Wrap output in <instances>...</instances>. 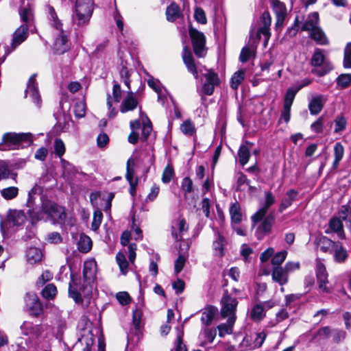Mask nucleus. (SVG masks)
I'll use <instances>...</instances> for the list:
<instances>
[{
    "mask_svg": "<svg viewBox=\"0 0 351 351\" xmlns=\"http://www.w3.org/2000/svg\"><path fill=\"white\" fill-rule=\"evenodd\" d=\"M47 11L51 25L57 30L60 31V34L56 37L53 43V52L58 55L63 54L70 49L67 35L62 30V23L58 19L54 8L51 5H47Z\"/></svg>",
    "mask_w": 351,
    "mask_h": 351,
    "instance_id": "obj_1",
    "label": "nucleus"
},
{
    "mask_svg": "<svg viewBox=\"0 0 351 351\" xmlns=\"http://www.w3.org/2000/svg\"><path fill=\"white\" fill-rule=\"evenodd\" d=\"M32 141L30 133L8 132L3 136L2 142L0 143V150L8 151L26 147L29 146Z\"/></svg>",
    "mask_w": 351,
    "mask_h": 351,
    "instance_id": "obj_2",
    "label": "nucleus"
},
{
    "mask_svg": "<svg viewBox=\"0 0 351 351\" xmlns=\"http://www.w3.org/2000/svg\"><path fill=\"white\" fill-rule=\"evenodd\" d=\"M93 11V0H76L73 21L79 25L88 23Z\"/></svg>",
    "mask_w": 351,
    "mask_h": 351,
    "instance_id": "obj_3",
    "label": "nucleus"
},
{
    "mask_svg": "<svg viewBox=\"0 0 351 351\" xmlns=\"http://www.w3.org/2000/svg\"><path fill=\"white\" fill-rule=\"evenodd\" d=\"M238 303L237 299L229 295L227 291L221 298L220 313L223 318H228L230 325H234L235 322Z\"/></svg>",
    "mask_w": 351,
    "mask_h": 351,
    "instance_id": "obj_4",
    "label": "nucleus"
},
{
    "mask_svg": "<svg viewBox=\"0 0 351 351\" xmlns=\"http://www.w3.org/2000/svg\"><path fill=\"white\" fill-rule=\"evenodd\" d=\"M80 278H75L71 275V281L69 285V295L74 300L76 303L83 302L82 297L80 291L85 295L91 293V287H88L87 285H82Z\"/></svg>",
    "mask_w": 351,
    "mask_h": 351,
    "instance_id": "obj_5",
    "label": "nucleus"
},
{
    "mask_svg": "<svg viewBox=\"0 0 351 351\" xmlns=\"http://www.w3.org/2000/svg\"><path fill=\"white\" fill-rule=\"evenodd\" d=\"M189 35L191 38L193 49L195 56L198 58L204 57L207 51L204 34L194 28H190Z\"/></svg>",
    "mask_w": 351,
    "mask_h": 351,
    "instance_id": "obj_6",
    "label": "nucleus"
},
{
    "mask_svg": "<svg viewBox=\"0 0 351 351\" xmlns=\"http://www.w3.org/2000/svg\"><path fill=\"white\" fill-rule=\"evenodd\" d=\"M311 64L314 67L323 65V67L317 71V74L323 76L332 69V64L325 61V56L322 49L315 48L311 59Z\"/></svg>",
    "mask_w": 351,
    "mask_h": 351,
    "instance_id": "obj_7",
    "label": "nucleus"
},
{
    "mask_svg": "<svg viewBox=\"0 0 351 351\" xmlns=\"http://www.w3.org/2000/svg\"><path fill=\"white\" fill-rule=\"evenodd\" d=\"M25 308L33 317H38L43 313V305L36 294L27 293L25 296Z\"/></svg>",
    "mask_w": 351,
    "mask_h": 351,
    "instance_id": "obj_8",
    "label": "nucleus"
},
{
    "mask_svg": "<svg viewBox=\"0 0 351 351\" xmlns=\"http://www.w3.org/2000/svg\"><path fill=\"white\" fill-rule=\"evenodd\" d=\"M206 73L203 74L205 81L202 85V92L204 95H213L215 88L219 86L220 80L218 74L212 69H206Z\"/></svg>",
    "mask_w": 351,
    "mask_h": 351,
    "instance_id": "obj_9",
    "label": "nucleus"
},
{
    "mask_svg": "<svg viewBox=\"0 0 351 351\" xmlns=\"http://www.w3.org/2000/svg\"><path fill=\"white\" fill-rule=\"evenodd\" d=\"M275 203V197L271 191L265 193V202L263 206L259 208L252 217L251 220L254 226L261 221L266 215L268 209Z\"/></svg>",
    "mask_w": 351,
    "mask_h": 351,
    "instance_id": "obj_10",
    "label": "nucleus"
},
{
    "mask_svg": "<svg viewBox=\"0 0 351 351\" xmlns=\"http://www.w3.org/2000/svg\"><path fill=\"white\" fill-rule=\"evenodd\" d=\"M316 277L319 289L322 292L329 293L330 289L327 286L329 283L328 280V273L326 269V267L319 259L316 260Z\"/></svg>",
    "mask_w": 351,
    "mask_h": 351,
    "instance_id": "obj_11",
    "label": "nucleus"
},
{
    "mask_svg": "<svg viewBox=\"0 0 351 351\" xmlns=\"http://www.w3.org/2000/svg\"><path fill=\"white\" fill-rule=\"evenodd\" d=\"M261 221L255 233L258 240L263 239L266 235L271 232V229L275 222V217L271 213L267 216H265Z\"/></svg>",
    "mask_w": 351,
    "mask_h": 351,
    "instance_id": "obj_12",
    "label": "nucleus"
},
{
    "mask_svg": "<svg viewBox=\"0 0 351 351\" xmlns=\"http://www.w3.org/2000/svg\"><path fill=\"white\" fill-rule=\"evenodd\" d=\"M261 26L257 31V37L260 39L261 35L264 36L265 45H267L270 36V26L271 23V17L268 11H265L261 16Z\"/></svg>",
    "mask_w": 351,
    "mask_h": 351,
    "instance_id": "obj_13",
    "label": "nucleus"
},
{
    "mask_svg": "<svg viewBox=\"0 0 351 351\" xmlns=\"http://www.w3.org/2000/svg\"><path fill=\"white\" fill-rule=\"evenodd\" d=\"M42 210L45 213L49 215L53 218L63 220L66 217L64 208L49 200L45 201L43 203Z\"/></svg>",
    "mask_w": 351,
    "mask_h": 351,
    "instance_id": "obj_14",
    "label": "nucleus"
},
{
    "mask_svg": "<svg viewBox=\"0 0 351 351\" xmlns=\"http://www.w3.org/2000/svg\"><path fill=\"white\" fill-rule=\"evenodd\" d=\"M29 36V27L27 25H21L19 26L12 34L11 42V50L6 53L8 55L11 51H14L18 46L23 43Z\"/></svg>",
    "mask_w": 351,
    "mask_h": 351,
    "instance_id": "obj_15",
    "label": "nucleus"
},
{
    "mask_svg": "<svg viewBox=\"0 0 351 351\" xmlns=\"http://www.w3.org/2000/svg\"><path fill=\"white\" fill-rule=\"evenodd\" d=\"M270 4L276 14V27H281L287 14L286 5L280 0H270Z\"/></svg>",
    "mask_w": 351,
    "mask_h": 351,
    "instance_id": "obj_16",
    "label": "nucleus"
},
{
    "mask_svg": "<svg viewBox=\"0 0 351 351\" xmlns=\"http://www.w3.org/2000/svg\"><path fill=\"white\" fill-rule=\"evenodd\" d=\"M36 74H33L29 79L25 90V96L29 95L33 101L38 106L41 104V98L38 93V84L36 81Z\"/></svg>",
    "mask_w": 351,
    "mask_h": 351,
    "instance_id": "obj_17",
    "label": "nucleus"
},
{
    "mask_svg": "<svg viewBox=\"0 0 351 351\" xmlns=\"http://www.w3.org/2000/svg\"><path fill=\"white\" fill-rule=\"evenodd\" d=\"M21 5L19 8V15L23 25L29 27L34 21V5L30 3L25 4V0H21Z\"/></svg>",
    "mask_w": 351,
    "mask_h": 351,
    "instance_id": "obj_18",
    "label": "nucleus"
},
{
    "mask_svg": "<svg viewBox=\"0 0 351 351\" xmlns=\"http://www.w3.org/2000/svg\"><path fill=\"white\" fill-rule=\"evenodd\" d=\"M138 102L135 97V93L131 90L127 92V95L121 101L119 110L121 113H125L135 110L138 106Z\"/></svg>",
    "mask_w": 351,
    "mask_h": 351,
    "instance_id": "obj_19",
    "label": "nucleus"
},
{
    "mask_svg": "<svg viewBox=\"0 0 351 351\" xmlns=\"http://www.w3.org/2000/svg\"><path fill=\"white\" fill-rule=\"evenodd\" d=\"M335 232L341 239H345L346 235L343 230L342 220L337 217H332L328 222V228L325 230L326 234Z\"/></svg>",
    "mask_w": 351,
    "mask_h": 351,
    "instance_id": "obj_20",
    "label": "nucleus"
},
{
    "mask_svg": "<svg viewBox=\"0 0 351 351\" xmlns=\"http://www.w3.org/2000/svg\"><path fill=\"white\" fill-rule=\"evenodd\" d=\"M182 59L188 71L193 75L195 79H197L198 72L197 66L195 64L192 53L186 46L183 49Z\"/></svg>",
    "mask_w": 351,
    "mask_h": 351,
    "instance_id": "obj_21",
    "label": "nucleus"
},
{
    "mask_svg": "<svg viewBox=\"0 0 351 351\" xmlns=\"http://www.w3.org/2000/svg\"><path fill=\"white\" fill-rule=\"evenodd\" d=\"M319 27H320L319 14L317 12H314L308 15L301 29L310 33Z\"/></svg>",
    "mask_w": 351,
    "mask_h": 351,
    "instance_id": "obj_22",
    "label": "nucleus"
},
{
    "mask_svg": "<svg viewBox=\"0 0 351 351\" xmlns=\"http://www.w3.org/2000/svg\"><path fill=\"white\" fill-rule=\"evenodd\" d=\"M336 243L325 236L317 237L315 241L317 247L324 253H332Z\"/></svg>",
    "mask_w": 351,
    "mask_h": 351,
    "instance_id": "obj_23",
    "label": "nucleus"
},
{
    "mask_svg": "<svg viewBox=\"0 0 351 351\" xmlns=\"http://www.w3.org/2000/svg\"><path fill=\"white\" fill-rule=\"evenodd\" d=\"M298 195V192L295 189L287 191L279 205L278 212L282 213L285 210L291 206L293 202L297 199Z\"/></svg>",
    "mask_w": 351,
    "mask_h": 351,
    "instance_id": "obj_24",
    "label": "nucleus"
},
{
    "mask_svg": "<svg viewBox=\"0 0 351 351\" xmlns=\"http://www.w3.org/2000/svg\"><path fill=\"white\" fill-rule=\"evenodd\" d=\"M273 281L283 286L288 282L289 275L282 267H274L271 271Z\"/></svg>",
    "mask_w": 351,
    "mask_h": 351,
    "instance_id": "obj_25",
    "label": "nucleus"
},
{
    "mask_svg": "<svg viewBox=\"0 0 351 351\" xmlns=\"http://www.w3.org/2000/svg\"><path fill=\"white\" fill-rule=\"evenodd\" d=\"M232 223L239 224L242 221V212L240 204L236 201L230 204L229 208Z\"/></svg>",
    "mask_w": 351,
    "mask_h": 351,
    "instance_id": "obj_26",
    "label": "nucleus"
},
{
    "mask_svg": "<svg viewBox=\"0 0 351 351\" xmlns=\"http://www.w3.org/2000/svg\"><path fill=\"white\" fill-rule=\"evenodd\" d=\"M217 311V308L213 306H208L204 308L202 310V315L201 317L202 323L206 326L210 325Z\"/></svg>",
    "mask_w": 351,
    "mask_h": 351,
    "instance_id": "obj_27",
    "label": "nucleus"
},
{
    "mask_svg": "<svg viewBox=\"0 0 351 351\" xmlns=\"http://www.w3.org/2000/svg\"><path fill=\"white\" fill-rule=\"evenodd\" d=\"M324 104V101L322 95L312 98L308 104V109L311 114L313 115L319 114L322 111Z\"/></svg>",
    "mask_w": 351,
    "mask_h": 351,
    "instance_id": "obj_28",
    "label": "nucleus"
},
{
    "mask_svg": "<svg viewBox=\"0 0 351 351\" xmlns=\"http://www.w3.org/2000/svg\"><path fill=\"white\" fill-rule=\"evenodd\" d=\"M309 37L320 45H326L329 43L328 39L320 27L311 32Z\"/></svg>",
    "mask_w": 351,
    "mask_h": 351,
    "instance_id": "obj_29",
    "label": "nucleus"
},
{
    "mask_svg": "<svg viewBox=\"0 0 351 351\" xmlns=\"http://www.w3.org/2000/svg\"><path fill=\"white\" fill-rule=\"evenodd\" d=\"M182 14L179 5L176 3H171L166 10L167 20L174 22L181 16Z\"/></svg>",
    "mask_w": 351,
    "mask_h": 351,
    "instance_id": "obj_30",
    "label": "nucleus"
},
{
    "mask_svg": "<svg viewBox=\"0 0 351 351\" xmlns=\"http://www.w3.org/2000/svg\"><path fill=\"white\" fill-rule=\"evenodd\" d=\"M27 261L30 264H35L42 260V251L37 247H29L26 252Z\"/></svg>",
    "mask_w": 351,
    "mask_h": 351,
    "instance_id": "obj_31",
    "label": "nucleus"
},
{
    "mask_svg": "<svg viewBox=\"0 0 351 351\" xmlns=\"http://www.w3.org/2000/svg\"><path fill=\"white\" fill-rule=\"evenodd\" d=\"M94 263L92 261L85 262L83 269L84 281L86 284H90L95 278V270L93 269Z\"/></svg>",
    "mask_w": 351,
    "mask_h": 351,
    "instance_id": "obj_32",
    "label": "nucleus"
},
{
    "mask_svg": "<svg viewBox=\"0 0 351 351\" xmlns=\"http://www.w3.org/2000/svg\"><path fill=\"white\" fill-rule=\"evenodd\" d=\"M265 317V306L263 304H255L251 310L250 317L254 321L259 322Z\"/></svg>",
    "mask_w": 351,
    "mask_h": 351,
    "instance_id": "obj_33",
    "label": "nucleus"
},
{
    "mask_svg": "<svg viewBox=\"0 0 351 351\" xmlns=\"http://www.w3.org/2000/svg\"><path fill=\"white\" fill-rule=\"evenodd\" d=\"M245 71L243 69L236 71L232 76L230 82V87L237 90L239 85L245 79Z\"/></svg>",
    "mask_w": 351,
    "mask_h": 351,
    "instance_id": "obj_34",
    "label": "nucleus"
},
{
    "mask_svg": "<svg viewBox=\"0 0 351 351\" xmlns=\"http://www.w3.org/2000/svg\"><path fill=\"white\" fill-rule=\"evenodd\" d=\"M332 251H334V258L337 262H343L348 258L347 251L339 242L336 243Z\"/></svg>",
    "mask_w": 351,
    "mask_h": 351,
    "instance_id": "obj_35",
    "label": "nucleus"
},
{
    "mask_svg": "<svg viewBox=\"0 0 351 351\" xmlns=\"http://www.w3.org/2000/svg\"><path fill=\"white\" fill-rule=\"evenodd\" d=\"M92 247V241L90 238L86 235L81 234L77 243L78 250L83 253H87Z\"/></svg>",
    "mask_w": 351,
    "mask_h": 351,
    "instance_id": "obj_36",
    "label": "nucleus"
},
{
    "mask_svg": "<svg viewBox=\"0 0 351 351\" xmlns=\"http://www.w3.org/2000/svg\"><path fill=\"white\" fill-rule=\"evenodd\" d=\"M238 156L239 163L242 166L246 165L248 162L250 158V147L246 145H241L238 151Z\"/></svg>",
    "mask_w": 351,
    "mask_h": 351,
    "instance_id": "obj_37",
    "label": "nucleus"
},
{
    "mask_svg": "<svg viewBox=\"0 0 351 351\" xmlns=\"http://www.w3.org/2000/svg\"><path fill=\"white\" fill-rule=\"evenodd\" d=\"M25 217L21 211H13L8 215V220L14 226L22 225L25 221Z\"/></svg>",
    "mask_w": 351,
    "mask_h": 351,
    "instance_id": "obj_38",
    "label": "nucleus"
},
{
    "mask_svg": "<svg viewBox=\"0 0 351 351\" xmlns=\"http://www.w3.org/2000/svg\"><path fill=\"white\" fill-rule=\"evenodd\" d=\"M299 90H300V88H296V87L289 88L287 89L285 96L283 106L291 108V106L293 104L295 97Z\"/></svg>",
    "mask_w": 351,
    "mask_h": 351,
    "instance_id": "obj_39",
    "label": "nucleus"
},
{
    "mask_svg": "<svg viewBox=\"0 0 351 351\" xmlns=\"http://www.w3.org/2000/svg\"><path fill=\"white\" fill-rule=\"evenodd\" d=\"M1 196L7 200L15 198L19 194V189L16 186H10L3 189L0 191Z\"/></svg>",
    "mask_w": 351,
    "mask_h": 351,
    "instance_id": "obj_40",
    "label": "nucleus"
},
{
    "mask_svg": "<svg viewBox=\"0 0 351 351\" xmlns=\"http://www.w3.org/2000/svg\"><path fill=\"white\" fill-rule=\"evenodd\" d=\"M56 287L53 284H48L42 291V295L47 300H53L57 294Z\"/></svg>",
    "mask_w": 351,
    "mask_h": 351,
    "instance_id": "obj_41",
    "label": "nucleus"
},
{
    "mask_svg": "<svg viewBox=\"0 0 351 351\" xmlns=\"http://www.w3.org/2000/svg\"><path fill=\"white\" fill-rule=\"evenodd\" d=\"M116 260L121 273L125 275L128 271V263L125 256L122 252H118L116 255Z\"/></svg>",
    "mask_w": 351,
    "mask_h": 351,
    "instance_id": "obj_42",
    "label": "nucleus"
},
{
    "mask_svg": "<svg viewBox=\"0 0 351 351\" xmlns=\"http://www.w3.org/2000/svg\"><path fill=\"white\" fill-rule=\"evenodd\" d=\"M173 167L171 164H168L165 168L162 175V182L165 184H168L171 182L174 176Z\"/></svg>",
    "mask_w": 351,
    "mask_h": 351,
    "instance_id": "obj_43",
    "label": "nucleus"
},
{
    "mask_svg": "<svg viewBox=\"0 0 351 351\" xmlns=\"http://www.w3.org/2000/svg\"><path fill=\"white\" fill-rule=\"evenodd\" d=\"M180 130L188 136H192L195 133V125L190 120H186L180 125Z\"/></svg>",
    "mask_w": 351,
    "mask_h": 351,
    "instance_id": "obj_44",
    "label": "nucleus"
},
{
    "mask_svg": "<svg viewBox=\"0 0 351 351\" xmlns=\"http://www.w3.org/2000/svg\"><path fill=\"white\" fill-rule=\"evenodd\" d=\"M288 252L286 250L277 252L271 258V263L274 267H282V263L287 258Z\"/></svg>",
    "mask_w": 351,
    "mask_h": 351,
    "instance_id": "obj_45",
    "label": "nucleus"
},
{
    "mask_svg": "<svg viewBox=\"0 0 351 351\" xmlns=\"http://www.w3.org/2000/svg\"><path fill=\"white\" fill-rule=\"evenodd\" d=\"M102 219H103V214H102L101 211L99 209L95 210V212L93 213V221L91 223V228L93 230L96 232L99 229V228L101 225V223L102 221Z\"/></svg>",
    "mask_w": 351,
    "mask_h": 351,
    "instance_id": "obj_46",
    "label": "nucleus"
},
{
    "mask_svg": "<svg viewBox=\"0 0 351 351\" xmlns=\"http://www.w3.org/2000/svg\"><path fill=\"white\" fill-rule=\"evenodd\" d=\"M181 190L185 195L193 192V181L189 177H185L182 179L181 182Z\"/></svg>",
    "mask_w": 351,
    "mask_h": 351,
    "instance_id": "obj_47",
    "label": "nucleus"
},
{
    "mask_svg": "<svg viewBox=\"0 0 351 351\" xmlns=\"http://www.w3.org/2000/svg\"><path fill=\"white\" fill-rule=\"evenodd\" d=\"M134 162L132 158H129L127 161V167H126V174L125 178L128 182L134 181L135 178H134Z\"/></svg>",
    "mask_w": 351,
    "mask_h": 351,
    "instance_id": "obj_48",
    "label": "nucleus"
},
{
    "mask_svg": "<svg viewBox=\"0 0 351 351\" xmlns=\"http://www.w3.org/2000/svg\"><path fill=\"white\" fill-rule=\"evenodd\" d=\"M53 146L55 154L61 158L65 153V146L64 142L60 138H56L54 141Z\"/></svg>",
    "mask_w": 351,
    "mask_h": 351,
    "instance_id": "obj_49",
    "label": "nucleus"
},
{
    "mask_svg": "<svg viewBox=\"0 0 351 351\" xmlns=\"http://www.w3.org/2000/svg\"><path fill=\"white\" fill-rule=\"evenodd\" d=\"M147 121L143 123L141 129V136L143 141H146L152 131V125L150 120L146 117Z\"/></svg>",
    "mask_w": 351,
    "mask_h": 351,
    "instance_id": "obj_50",
    "label": "nucleus"
},
{
    "mask_svg": "<svg viewBox=\"0 0 351 351\" xmlns=\"http://www.w3.org/2000/svg\"><path fill=\"white\" fill-rule=\"evenodd\" d=\"M74 114L77 118H82L86 114V104L82 101L77 102L74 106Z\"/></svg>",
    "mask_w": 351,
    "mask_h": 351,
    "instance_id": "obj_51",
    "label": "nucleus"
},
{
    "mask_svg": "<svg viewBox=\"0 0 351 351\" xmlns=\"http://www.w3.org/2000/svg\"><path fill=\"white\" fill-rule=\"evenodd\" d=\"M337 83L342 88H347L351 82V75L349 74H341L337 79Z\"/></svg>",
    "mask_w": 351,
    "mask_h": 351,
    "instance_id": "obj_52",
    "label": "nucleus"
},
{
    "mask_svg": "<svg viewBox=\"0 0 351 351\" xmlns=\"http://www.w3.org/2000/svg\"><path fill=\"white\" fill-rule=\"evenodd\" d=\"M223 237L220 234H218L217 239L213 242V248L216 252V254L219 256H223Z\"/></svg>",
    "mask_w": 351,
    "mask_h": 351,
    "instance_id": "obj_53",
    "label": "nucleus"
},
{
    "mask_svg": "<svg viewBox=\"0 0 351 351\" xmlns=\"http://www.w3.org/2000/svg\"><path fill=\"white\" fill-rule=\"evenodd\" d=\"M267 335L265 332H261L256 334V338L254 340V345L250 346V349L260 348L264 343Z\"/></svg>",
    "mask_w": 351,
    "mask_h": 351,
    "instance_id": "obj_54",
    "label": "nucleus"
},
{
    "mask_svg": "<svg viewBox=\"0 0 351 351\" xmlns=\"http://www.w3.org/2000/svg\"><path fill=\"white\" fill-rule=\"evenodd\" d=\"M335 132L338 133V132H340L346 129L347 121L343 117H342V116L337 117L335 120Z\"/></svg>",
    "mask_w": 351,
    "mask_h": 351,
    "instance_id": "obj_55",
    "label": "nucleus"
},
{
    "mask_svg": "<svg viewBox=\"0 0 351 351\" xmlns=\"http://www.w3.org/2000/svg\"><path fill=\"white\" fill-rule=\"evenodd\" d=\"M324 123V117L323 116L319 117L316 121L311 125V129L315 133H321L323 131V125Z\"/></svg>",
    "mask_w": 351,
    "mask_h": 351,
    "instance_id": "obj_56",
    "label": "nucleus"
},
{
    "mask_svg": "<svg viewBox=\"0 0 351 351\" xmlns=\"http://www.w3.org/2000/svg\"><path fill=\"white\" fill-rule=\"evenodd\" d=\"M118 302L123 306L128 304L131 302V298L128 292L121 291L116 295Z\"/></svg>",
    "mask_w": 351,
    "mask_h": 351,
    "instance_id": "obj_57",
    "label": "nucleus"
},
{
    "mask_svg": "<svg viewBox=\"0 0 351 351\" xmlns=\"http://www.w3.org/2000/svg\"><path fill=\"white\" fill-rule=\"evenodd\" d=\"M247 184L250 186V180H248L246 176L242 172H238L237 174V190L241 191V186L243 184Z\"/></svg>",
    "mask_w": 351,
    "mask_h": 351,
    "instance_id": "obj_58",
    "label": "nucleus"
},
{
    "mask_svg": "<svg viewBox=\"0 0 351 351\" xmlns=\"http://www.w3.org/2000/svg\"><path fill=\"white\" fill-rule=\"evenodd\" d=\"M186 258L182 254H180L175 261L174 270L176 274L180 273L184 267Z\"/></svg>",
    "mask_w": 351,
    "mask_h": 351,
    "instance_id": "obj_59",
    "label": "nucleus"
},
{
    "mask_svg": "<svg viewBox=\"0 0 351 351\" xmlns=\"http://www.w3.org/2000/svg\"><path fill=\"white\" fill-rule=\"evenodd\" d=\"M107 106L108 108V118L114 119L117 116L118 111L115 108L112 107V99L110 94H108L107 96Z\"/></svg>",
    "mask_w": 351,
    "mask_h": 351,
    "instance_id": "obj_60",
    "label": "nucleus"
},
{
    "mask_svg": "<svg viewBox=\"0 0 351 351\" xmlns=\"http://www.w3.org/2000/svg\"><path fill=\"white\" fill-rule=\"evenodd\" d=\"M121 93L122 91L120 85L117 82H114L112 87V96L116 103L120 102L121 99Z\"/></svg>",
    "mask_w": 351,
    "mask_h": 351,
    "instance_id": "obj_61",
    "label": "nucleus"
},
{
    "mask_svg": "<svg viewBox=\"0 0 351 351\" xmlns=\"http://www.w3.org/2000/svg\"><path fill=\"white\" fill-rule=\"evenodd\" d=\"M332 335L333 341L338 343L346 338V332L341 329H334L332 330Z\"/></svg>",
    "mask_w": 351,
    "mask_h": 351,
    "instance_id": "obj_62",
    "label": "nucleus"
},
{
    "mask_svg": "<svg viewBox=\"0 0 351 351\" xmlns=\"http://www.w3.org/2000/svg\"><path fill=\"white\" fill-rule=\"evenodd\" d=\"M332 330L329 326H324V327L319 328L317 331V332L315 335V337H320L324 339H328L332 335Z\"/></svg>",
    "mask_w": 351,
    "mask_h": 351,
    "instance_id": "obj_63",
    "label": "nucleus"
},
{
    "mask_svg": "<svg viewBox=\"0 0 351 351\" xmlns=\"http://www.w3.org/2000/svg\"><path fill=\"white\" fill-rule=\"evenodd\" d=\"M343 65L345 67H351V45H348L345 49Z\"/></svg>",
    "mask_w": 351,
    "mask_h": 351,
    "instance_id": "obj_64",
    "label": "nucleus"
}]
</instances>
